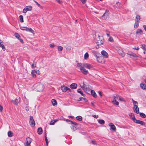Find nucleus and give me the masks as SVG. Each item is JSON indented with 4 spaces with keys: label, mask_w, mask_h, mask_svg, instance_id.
Listing matches in <instances>:
<instances>
[{
    "label": "nucleus",
    "mask_w": 146,
    "mask_h": 146,
    "mask_svg": "<svg viewBox=\"0 0 146 146\" xmlns=\"http://www.w3.org/2000/svg\"><path fill=\"white\" fill-rule=\"evenodd\" d=\"M34 86L36 90L39 92L42 91L44 88L43 84L40 83L36 84L34 85Z\"/></svg>",
    "instance_id": "1"
},
{
    "label": "nucleus",
    "mask_w": 146,
    "mask_h": 146,
    "mask_svg": "<svg viewBox=\"0 0 146 146\" xmlns=\"http://www.w3.org/2000/svg\"><path fill=\"white\" fill-rule=\"evenodd\" d=\"M94 40L96 42L98 45H102L104 43L103 39L102 37H100L99 35H96Z\"/></svg>",
    "instance_id": "2"
},
{
    "label": "nucleus",
    "mask_w": 146,
    "mask_h": 146,
    "mask_svg": "<svg viewBox=\"0 0 146 146\" xmlns=\"http://www.w3.org/2000/svg\"><path fill=\"white\" fill-rule=\"evenodd\" d=\"M32 141V139L29 137H27L26 139V141L25 143V146H31L30 143Z\"/></svg>",
    "instance_id": "3"
},
{
    "label": "nucleus",
    "mask_w": 146,
    "mask_h": 146,
    "mask_svg": "<svg viewBox=\"0 0 146 146\" xmlns=\"http://www.w3.org/2000/svg\"><path fill=\"white\" fill-rule=\"evenodd\" d=\"M32 9V7L31 6H27L23 9V12L24 13H26L28 11H31Z\"/></svg>",
    "instance_id": "4"
},
{
    "label": "nucleus",
    "mask_w": 146,
    "mask_h": 146,
    "mask_svg": "<svg viewBox=\"0 0 146 146\" xmlns=\"http://www.w3.org/2000/svg\"><path fill=\"white\" fill-rule=\"evenodd\" d=\"M29 123L32 127H34L35 126V123L33 119V117L32 116H30Z\"/></svg>",
    "instance_id": "5"
},
{
    "label": "nucleus",
    "mask_w": 146,
    "mask_h": 146,
    "mask_svg": "<svg viewBox=\"0 0 146 146\" xmlns=\"http://www.w3.org/2000/svg\"><path fill=\"white\" fill-rule=\"evenodd\" d=\"M20 101V98L17 97L14 100H12L11 102L14 104L17 105L19 102Z\"/></svg>",
    "instance_id": "6"
},
{
    "label": "nucleus",
    "mask_w": 146,
    "mask_h": 146,
    "mask_svg": "<svg viewBox=\"0 0 146 146\" xmlns=\"http://www.w3.org/2000/svg\"><path fill=\"white\" fill-rule=\"evenodd\" d=\"M109 125L110 127V130L113 131H116V127L112 123L109 124Z\"/></svg>",
    "instance_id": "7"
},
{
    "label": "nucleus",
    "mask_w": 146,
    "mask_h": 146,
    "mask_svg": "<svg viewBox=\"0 0 146 146\" xmlns=\"http://www.w3.org/2000/svg\"><path fill=\"white\" fill-rule=\"evenodd\" d=\"M109 11L107 10H106V12L104 14L102 17L104 19H106L107 17L109 14Z\"/></svg>",
    "instance_id": "8"
},
{
    "label": "nucleus",
    "mask_w": 146,
    "mask_h": 146,
    "mask_svg": "<svg viewBox=\"0 0 146 146\" xmlns=\"http://www.w3.org/2000/svg\"><path fill=\"white\" fill-rule=\"evenodd\" d=\"M133 121L136 123L142 125H144L145 124V122L143 121L137 120L136 119Z\"/></svg>",
    "instance_id": "9"
},
{
    "label": "nucleus",
    "mask_w": 146,
    "mask_h": 146,
    "mask_svg": "<svg viewBox=\"0 0 146 146\" xmlns=\"http://www.w3.org/2000/svg\"><path fill=\"white\" fill-rule=\"evenodd\" d=\"M80 70L81 72L84 74L86 75L88 74V71L86 70L84 67H81Z\"/></svg>",
    "instance_id": "10"
},
{
    "label": "nucleus",
    "mask_w": 146,
    "mask_h": 146,
    "mask_svg": "<svg viewBox=\"0 0 146 146\" xmlns=\"http://www.w3.org/2000/svg\"><path fill=\"white\" fill-rule=\"evenodd\" d=\"M83 66L89 69L92 68V65L87 63H84Z\"/></svg>",
    "instance_id": "11"
},
{
    "label": "nucleus",
    "mask_w": 146,
    "mask_h": 146,
    "mask_svg": "<svg viewBox=\"0 0 146 146\" xmlns=\"http://www.w3.org/2000/svg\"><path fill=\"white\" fill-rule=\"evenodd\" d=\"M133 111L134 112L136 113L137 114H138L139 113V109L138 108V106H135V107H133Z\"/></svg>",
    "instance_id": "12"
},
{
    "label": "nucleus",
    "mask_w": 146,
    "mask_h": 146,
    "mask_svg": "<svg viewBox=\"0 0 146 146\" xmlns=\"http://www.w3.org/2000/svg\"><path fill=\"white\" fill-rule=\"evenodd\" d=\"M102 54L106 58H107L108 57V55L107 52L105 50H102L101 52Z\"/></svg>",
    "instance_id": "13"
},
{
    "label": "nucleus",
    "mask_w": 146,
    "mask_h": 146,
    "mask_svg": "<svg viewBox=\"0 0 146 146\" xmlns=\"http://www.w3.org/2000/svg\"><path fill=\"white\" fill-rule=\"evenodd\" d=\"M4 43L3 41L2 40L0 39V46L1 47L3 50L4 51L5 50V46L3 45Z\"/></svg>",
    "instance_id": "14"
},
{
    "label": "nucleus",
    "mask_w": 146,
    "mask_h": 146,
    "mask_svg": "<svg viewBox=\"0 0 146 146\" xmlns=\"http://www.w3.org/2000/svg\"><path fill=\"white\" fill-rule=\"evenodd\" d=\"M117 51L119 55L121 56H124V53L122 51L121 49H119Z\"/></svg>",
    "instance_id": "15"
},
{
    "label": "nucleus",
    "mask_w": 146,
    "mask_h": 146,
    "mask_svg": "<svg viewBox=\"0 0 146 146\" xmlns=\"http://www.w3.org/2000/svg\"><path fill=\"white\" fill-rule=\"evenodd\" d=\"M60 88L63 92H66L67 90V89H68V88L64 86H61Z\"/></svg>",
    "instance_id": "16"
},
{
    "label": "nucleus",
    "mask_w": 146,
    "mask_h": 146,
    "mask_svg": "<svg viewBox=\"0 0 146 146\" xmlns=\"http://www.w3.org/2000/svg\"><path fill=\"white\" fill-rule=\"evenodd\" d=\"M70 88L71 89H76L77 87V85L76 83H72L70 86Z\"/></svg>",
    "instance_id": "17"
},
{
    "label": "nucleus",
    "mask_w": 146,
    "mask_h": 146,
    "mask_svg": "<svg viewBox=\"0 0 146 146\" xmlns=\"http://www.w3.org/2000/svg\"><path fill=\"white\" fill-rule=\"evenodd\" d=\"M129 116L134 121L136 119L135 117L134 114L133 113H131L129 114Z\"/></svg>",
    "instance_id": "18"
},
{
    "label": "nucleus",
    "mask_w": 146,
    "mask_h": 146,
    "mask_svg": "<svg viewBox=\"0 0 146 146\" xmlns=\"http://www.w3.org/2000/svg\"><path fill=\"white\" fill-rule=\"evenodd\" d=\"M141 88L143 89H146V85L143 84V83H141L140 84V85Z\"/></svg>",
    "instance_id": "19"
},
{
    "label": "nucleus",
    "mask_w": 146,
    "mask_h": 146,
    "mask_svg": "<svg viewBox=\"0 0 146 146\" xmlns=\"http://www.w3.org/2000/svg\"><path fill=\"white\" fill-rule=\"evenodd\" d=\"M91 93L92 95L93 96V97L94 98H96L97 97V95L94 90H91Z\"/></svg>",
    "instance_id": "20"
},
{
    "label": "nucleus",
    "mask_w": 146,
    "mask_h": 146,
    "mask_svg": "<svg viewBox=\"0 0 146 146\" xmlns=\"http://www.w3.org/2000/svg\"><path fill=\"white\" fill-rule=\"evenodd\" d=\"M27 31H29L32 33H33L34 32V31L31 28H29L26 27V29L25 30Z\"/></svg>",
    "instance_id": "21"
},
{
    "label": "nucleus",
    "mask_w": 146,
    "mask_h": 146,
    "mask_svg": "<svg viewBox=\"0 0 146 146\" xmlns=\"http://www.w3.org/2000/svg\"><path fill=\"white\" fill-rule=\"evenodd\" d=\"M131 100L133 102V104L134 105V107H135V106H138V103L137 102L134 100L133 98H132Z\"/></svg>",
    "instance_id": "22"
},
{
    "label": "nucleus",
    "mask_w": 146,
    "mask_h": 146,
    "mask_svg": "<svg viewBox=\"0 0 146 146\" xmlns=\"http://www.w3.org/2000/svg\"><path fill=\"white\" fill-rule=\"evenodd\" d=\"M42 129L41 127L38 128L37 130V132L38 134L40 135L42 134Z\"/></svg>",
    "instance_id": "23"
},
{
    "label": "nucleus",
    "mask_w": 146,
    "mask_h": 146,
    "mask_svg": "<svg viewBox=\"0 0 146 146\" xmlns=\"http://www.w3.org/2000/svg\"><path fill=\"white\" fill-rule=\"evenodd\" d=\"M77 91L78 93H80L82 96H85V95L83 93V92L81 89H78L77 90Z\"/></svg>",
    "instance_id": "24"
},
{
    "label": "nucleus",
    "mask_w": 146,
    "mask_h": 146,
    "mask_svg": "<svg viewBox=\"0 0 146 146\" xmlns=\"http://www.w3.org/2000/svg\"><path fill=\"white\" fill-rule=\"evenodd\" d=\"M51 102L53 106H55L57 104V102L56 100L54 99H52V100Z\"/></svg>",
    "instance_id": "25"
},
{
    "label": "nucleus",
    "mask_w": 146,
    "mask_h": 146,
    "mask_svg": "<svg viewBox=\"0 0 146 146\" xmlns=\"http://www.w3.org/2000/svg\"><path fill=\"white\" fill-rule=\"evenodd\" d=\"M142 33L143 31L142 30L140 29H137L136 32V34H141Z\"/></svg>",
    "instance_id": "26"
},
{
    "label": "nucleus",
    "mask_w": 146,
    "mask_h": 146,
    "mask_svg": "<svg viewBox=\"0 0 146 146\" xmlns=\"http://www.w3.org/2000/svg\"><path fill=\"white\" fill-rule=\"evenodd\" d=\"M36 71L35 70H33L32 71L31 74L33 76V77H35L36 76Z\"/></svg>",
    "instance_id": "27"
},
{
    "label": "nucleus",
    "mask_w": 146,
    "mask_h": 146,
    "mask_svg": "<svg viewBox=\"0 0 146 146\" xmlns=\"http://www.w3.org/2000/svg\"><path fill=\"white\" fill-rule=\"evenodd\" d=\"M83 64L84 63H78L77 64V66L78 67L80 68V69L81 67H84Z\"/></svg>",
    "instance_id": "28"
},
{
    "label": "nucleus",
    "mask_w": 146,
    "mask_h": 146,
    "mask_svg": "<svg viewBox=\"0 0 146 146\" xmlns=\"http://www.w3.org/2000/svg\"><path fill=\"white\" fill-rule=\"evenodd\" d=\"M140 19V18L139 16V15H137L135 18V21L139 22V21Z\"/></svg>",
    "instance_id": "29"
},
{
    "label": "nucleus",
    "mask_w": 146,
    "mask_h": 146,
    "mask_svg": "<svg viewBox=\"0 0 146 146\" xmlns=\"http://www.w3.org/2000/svg\"><path fill=\"white\" fill-rule=\"evenodd\" d=\"M98 123L101 124H104L105 123V121L103 119H99L98 120Z\"/></svg>",
    "instance_id": "30"
},
{
    "label": "nucleus",
    "mask_w": 146,
    "mask_h": 146,
    "mask_svg": "<svg viewBox=\"0 0 146 146\" xmlns=\"http://www.w3.org/2000/svg\"><path fill=\"white\" fill-rule=\"evenodd\" d=\"M76 119L77 120L80 121H81L82 119V117L80 115L77 116L76 117Z\"/></svg>",
    "instance_id": "31"
},
{
    "label": "nucleus",
    "mask_w": 146,
    "mask_h": 146,
    "mask_svg": "<svg viewBox=\"0 0 146 146\" xmlns=\"http://www.w3.org/2000/svg\"><path fill=\"white\" fill-rule=\"evenodd\" d=\"M112 102L114 104L117 105H118L119 104L118 102L115 99H113V100L112 101Z\"/></svg>",
    "instance_id": "32"
},
{
    "label": "nucleus",
    "mask_w": 146,
    "mask_h": 146,
    "mask_svg": "<svg viewBox=\"0 0 146 146\" xmlns=\"http://www.w3.org/2000/svg\"><path fill=\"white\" fill-rule=\"evenodd\" d=\"M139 115L142 118H144L146 117V115L143 113H139Z\"/></svg>",
    "instance_id": "33"
},
{
    "label": "nucleus",
    "mask_w": 146,
    "mask_h": 146,
    "mask_svg": "<svg viewBox=\"0 0 146 146\" xmlns=\"http://www.w3.org/2000/svg\"><path fill=\"white\" fill-rule=\"evenodd\" d=\"M8 135L9 137H12L13 136V133L11 131H9L8 132Z\"/></svg>",
    "instance_id": "34"
},
{
    "label": "nucleus",
    "mask_w": 146,
    "mask_h": 146,
    "mask_svg": "<svg viewBox=\"0 0 146 146\" xmlns=\"http://www.w3.org/2000/svg\"><path fill=\"white\" fill-rule=\"evenodd\" d=\"M20 21L21 22L23 23V17L22 15H20L19 17Z\"/></svg>",
    "instance_id": "35"
},
{
    "label": "nucleus",
    "mask_w": 146,
    "mask_h": 146,
    "mask_svg": "<svg viewBox=\"0 0 146 146\" xmlns=\"http://www.w3.org/2000/svg\"><path fill=\"white\" fill-rule=\"evenodd\" d=\"M89 57V54L88 52H86L84 55V58L85 59H87Z\"/></svg>",
    "instance_id": "36"
},
{
    "label": "nucleus",
    "mask_w": 146,
    "mask_h": 146,
    "mask_svg": "<svg viewBox=\"0 0 146 146\" xmlns=\"http://www.w3.org/2000/svg\"><path fill=\"white\" fill-rule=\"evenodd\" d=\"M139 22H136L135 24L134 27L135 28H137L139 26Z\"/></svg>",
    "instance_id": "37"
},
{
    "label": "nucleus",
    "mask_w": 146,
    "mask_h": 146,
    "mask_svg": "<svg viewBox=\"0 0 146 146\" xmlns=\"http://www.w3.org/2000/svg\"><path fill=\"white\" fill-rule=\"evenodd\" d=\"M58 51H61L62 50L63 48L61 46H58Z\"/></svg>",
    "instance_id": "38"
},
{
    "label": "nucleus",
    "mask_w": 146,
    "mask_h": 146,
    "mask_svg": "<svg viewBox=\"0 0 146 146\" xmlns=\"http://www.w3.org/2000/svg\"><path fill=\"white\" fill-rule=\"evenodd\" d=\"M119 96L115 94L113 96V99H115L116 100V99H119Z\"/></svg>",
    "instance_id": "39"
},
{
    "label": "nucleus",
    "mask_w": 146,
    "mask_h": 146,
    "mask_svg": "<svg viewBox=\"0 0 146 146\" xmlns=\"http://www.w3.org/2000/svg\"><path fill=\"white\" fill-rule=\"evenodd\" d=\"M36 62H33V64L32 65L31 67L32 68H34L36 66Z\"/></svg>",
    "instance_id": "40"
},
{
    "label": "nucleus",
    "mask_w": 146,
    "mask_h": 146,
    "mask_svg": "<svg viewBox=\"0 0 146 146\" xmlns=\"http://www.w3.org/2000/svg\"><path fill=\"white\" fill-rule=\"evenodd\" d=\"M15 37L18 39L20 37V36L17 33H15Z\"/></svg>",
    "instance_id": "41"
},
{
    "label": "nucleus",
    "mask_w": 146,
    "mask_h": 146,
    "mask_svg": "<svg viewBox=\"0 0 146 146\" xmlns=\"http://www.w3.org/2000/svg\"><path fill=\"white\" fill-rule=\"evenodd\" d=\"M141 48L144 50H146V46L144 44H143L141 45Z\"/></svg>",
    "instance_id": "42"
},
{
    "label": "nucleus",
    "mask_w": 146,
    "mask_h": 146,
    "mask_svg": "<svg viewBox=\"0 0 146 146\" xmlns=\"http://www.w3.org/2000/svg\"><path fill=\"white\" fill-rule=\"evenodd\" d=\"M71 128L74 130L75 131L77 129V127L74 126V125H72L71 127Z\"/></svg>",
    "instance_id": "43"
},
{
    "label": "nucleus",
    "mask_w": 146,
    "mask_h": 146,
    "mask_svg": "<svg viewBox=\"0 0 146 146\" xmlns=\"http://www.w3.org/2000/svg\"><path fill=\"white\" fill-rule=\"evenodd\" d=\"M119 100L121 101H124L125 100L123 98L121 97L120 96H119Z\"/></svg>",
    "instance_id": "44"
},
{
    "label": "nucleus",
    "mask_w": 146,
    "mask_h": 146,
    "mask_svg": "<svg viewBox=\"0 0 146 146\" xmlns=\"http://www.w3.org/2000/svg\"><path fill=\"white\" fill-rule=\"evenodd\" d=\"M66 121L68 122H69L70 123V124L71 123H72L73 121L68 119H67L66 120Z\"/></svg>",
    "instance_id": "45"
},
{
    "label": "nucleus",
    "mask_w": 146,
    "mask_h": 146,
    "mask_svg": "<svg viewBox=\"0 0 146 146\" xmlns=\"http://www.w3.org/2000/svg\"><path fill=\"white\" fill-rule=\"evenodd\" d=\"M26 27H21V29L22 30H25L26 29Z\"/></svg>",
    "instance_id": "46"
},
{
    "label": "nucleus",
    "mask_w": 146,
    "mask_h": 146,
    "mask_svg": "<svg viewBox=\"0 0 146 146\" xmlns=\"http://www.w3.org/2000/svg\"><path fill=\"white\" fill-rule=\"evenodd\" d=\"M55 46V45L54 44H52L50 45V46L51 48H53Z\"/></svg>",
    "instance_id": "47"
},
{
    "label": "nucleus",
    "mask_w": 146,
    "mask_h": 146,
    "mask_svg": "<svg viewBox=\"0 0 146 146\" xmlns=\"http://www.w3.org/2000/svg\"><path fill=\"white\" fill-rule=\"evenodd\" d=\"M109 40L110 42L113 41V39L111 37H110L109 38Z\"/></svg>",
    "instance_id": "48"
},
{
    "label": "nucleus",
    "mask_w": 146,
    "mask_h": 146,
    "mask_svg": "<svg viewBox=\"0 0 146 146\" xmlns=\"http://www.w3.org/2000/svg\"><path fill=\"white\" fill-rule=\"evenodd\" d=\"M93 116L95 118H97L98 117V115H93Z\"/></svg>",
    "instance_id": "49"
},
{
    "label": "nucleus",
    "mask_w": 146,
    "mask_h": 146,
    "mask_svg": "<svg viewBox=\"0 0 146 146\" xmlns=\"http://www.w3.org/2000/svg\"><path fill=\"white\" fill-rule=\"evenodd\" d=\"M20 41V42L22 43H23V41L22 39L21 38H20L18 39Z\"/></svg>",
    "instance_id": "50"
},
{
    "label": "nucleus",
    "mask_w": 146,
    "mask_h": 146,
    "mask_svg": "<svg viewBox=\"0 0 146 146\" xmlns=\"http://www.w3.org/2000/svg\"><path fill=\"white\" fill-rule=\"evenodd\" d=\"M56 1L60 4H61L62 3V1L60 0H56Z\"/></svg>",
    "instance_id": "51"
},
{
    "label": "nucleus",
    "mask_w": 146,
    "mask_h": 146,
    "mask_svg": "<svg viewBox=\"0 0 146 146\" xmlns=\"http://www.w3.org/2000/svg\"><path fill=\"white\" fill-rule=\"evenodd\" d=\"M70 124H73L74 125H78V123L75 122H74L73 121V123H70Z\"/></svg>",
    "instance_id": "52"
},
{
    "label": "nucleus",
    "mask_w": 146,
    "mask_h": 146,
    "mask_svg": "<svg viewBox=\"0 0 146 146\" xmlns=\"http://www.w3.org/2000/svg\"><path fill=\"white\" fill-rule=\"evenodd\" d=\"M34 1L35 2V3H36L37 4V5H38V7H40V5L38 3L37 1Z\"/></svg>",
    "instance_id": "53"
},
{
    "label": "nucleus",
    "mask_w": 146,
    "mask_h": 146,
    "mask_svg": "<svg viewBox=\"0 0 146 146\" xmlns=\"http://www.w3.org/2000/svg\"><path fill=\"white\" fill-rule=\"evenodd\" d=\"M131 56L134 57H137L138 56H137L135 54H133L131 55Z\"/></svg>",
    "instance_id": "54"
},
{
    "label": "nucleus",
    "mask_w": 146,
    "mask_h": 146,
    "mask_svg": "<svg viewBox=\"0 0 146 146\" xmlns=\"http://www.w3.org/2000/svg\"><path fill=\"white\" fill-rule=\"evenodd\" d=\"M36 73L38 75H39L40 74V72L38 70L37 71H36Z\"/></svg>",
    "instance_id": "55"
},
{
    "label": "nucleus",
    "mask_w": 146,
    "mask_h": 146,
    "mask_svg": "<svg viewBox=\"0 0 146 146\" xmlns=\"http://www.w3.org/2000/svg\"><path fill=\"white\" fill-rule=\"evenodd\" d=\"M54 123L53 122V121H52L49 123L50 125H54Z\"/></svg>",
    "instance_id": "56"
},
{
    "label": "nucleus",
    "mask_w": 146,
    "mask_h": 146,
    "mask_svg": "<svg viewBox=\"0 0 146 146\" xmlns=\"http://www.w3.org/2000/svg\"><path fill=\"white\" fill-rule=\"evenodd\" d=\"M45 141H46V142H47V141H48V139H47V137H46V134H45Z\"/></svg>",
    "instance_id": "57"
},
{
    "label": "nucleus",
    "mask_w": 146,
    "mask_h": 146,
    "mask_svg": "<svg viewBox=\"0 0 146 146\" xmlns=\"http://www.w3.org/2000/svg\"><path fill=\"white\" fill-rule=\"evenodd\" d=\"M3 107L0 105V112H1L3 110Z\"/></svg>",
    "instance_id": "58"
},
{
    "label": "nucleus",
    "mask_w": 146,
    "mask_h": 146,
    "mask_svg": "<svg viewBox=\"0 0 146 146\" xmlns=\"http://www.w3.org/2000/svg\"><path fill=\"white\" fill-rule=\"evenodd\" d=\"M25 110L27 111H28L29 110V107L27 106L25 108Z\"/></svg>",
    "instance_id": "59"
},
{
    "label": "nucleus",
    "mask_w": 146,
    "mask_h": 146,
    "mask_svg": "<svg viewBox=\"0 0 146 146\" xmlns=\"http://www.w3.org/2000/svg\"><path fill=\"white\" fill-rule=\"evenodd\" d=\"M83 3H85L86 2V0H80Z\"/></svg>",
    "instance_id": "60"
},
{
    "label": "nucleus",
    "mask_w": 146,
    "mask_h": 146,
    "mask_svg": "<svg viewBox=\"0 0 146 146\" xmlns=\"http://www.w3.org/2000/svg\"><path fill=\"white\" fill-rule=\"evenodd\" d=\"M143 27L145 30L146 31V25H144L143 26Z\"/></svg>",
    "instance_id": "61"
},
{
    "label": "nucleus",
    "mask_w": 146,
    "mask_h": 146,
    "mask_svg": "<svg viewBox=\"0 0 146 146\" xmlns=\"http://www.w3.org/2000/svg\"><path fill=\"white\" fill-rule=\"evenodd\" d=\"M92 143L94 145L96 144V142L95 141H92Z\"/></svg>",
    "instance_id": "62"
},
{
    "label": "nucleus",
    "mask_w": 146,
    "mask_h": 146,
    "mask_svg": "<svg viewBox=\"0 0 146 146\" xmlns=\"http://www.w3.org/2000/svg\"><path fill=\"white\" fill-rule=\"evenodd\" d=\"M133 49L136 50H138L139 49V48L138 47H137V48H133Z\"/></svg>",
    "instance_id": "63"
},
{
    "label": "nucleus",
    "mask_w": 146,
    "mask_h": 146,
    "mask_svg": "<svg viewBox=\"0 0 146 146\" xmlns=\"http://www.w3.org/2000/svg\"><path fill=\"white\" fill-rule=\"evenodd\" d=\"M98 93H99V94L101 96H102V93H101V92L100 91H99L98 92Z\"/></svg>",
    "instance_id": "64"
}]
</instances>
